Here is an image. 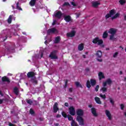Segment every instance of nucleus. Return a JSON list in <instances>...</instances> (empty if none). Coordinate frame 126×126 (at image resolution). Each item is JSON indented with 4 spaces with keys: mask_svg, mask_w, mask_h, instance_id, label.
<instances>
[{
    "mask_svg": "<svg viewBox=\"0 0 126 126\" xmlns=\"http://www.w3.org/2000/svg\"><path fill=\"white\" fill-rule=\"evenodd\" d=\"M120 13H117L116 14V11L114 9L111 10L109 12V14H107L105 16V18L108 19L109 17H111L112 20L116 19L120 16Z\"/></svg>",
    "mask_w": 126,
    "mask_h": 126,
    "instance_id": "1",
    "label": "nucleus"
},
{
    "mask_svg": "<svg viewBox=\"0 0 126 126\" xmlns=\"http://www.w3.org/2000/svg\"><path fill=\"white\" fill-rule=\"evenodd\" d=\"M93 43H94V44H97V45H99V46H102V44H103V40L100 39L98 37H96L93 39Z\"/></svg>",
    "mask_w": 126,
    "mask_h": 126,
    "instance_id": "2",
    "label": "nucleus"
},
{
    "mask_svg": "<svg viewBox=\"0 0 126 126\" xmlns=\"http://www.w3.org/2000/svg\"><path fill=\"white\" fill-rule=\"evenodd\" d=\"M113 83V81H112V79L108 78L107 79L105 82H103L102 83V86H107V85H110Z\"/></svg>",
    "mask_w": 126,
    "mask_h": 126,
    "instance_id": "3",
    "label": "nucleus"
},
{
    "mask_svg": "<svg viewBox=\"0 0 126 126\" xmlns=\"http://www.w3.org/2000/svg\"><path fill=\"white\" fill-rule=\"evenodd\" d=\"M105 113L106 117L108 118V120L109 121H112V119H113V116L112 115V114H111V112H110V111L108 110H106L105 111Z\"/></svg>",
    "mask_w": 126,
    "mask_h": 126,
    "instance_id": "4",
    "label": "nucleus"
},
{
    "mask_svg": "<svg viewBox=\"0 0 126 126\" xmlns=\"http://www.w3.org/2000/svg\"><path fill=\"white\" fill-rule=\"evenodd\" d=\"M57 51H53L50 55H49V57L52 59H58V56H57Z\"/></svg>",
    "mask_w": 126,
    "mask_h": 126,
    "instance_id": "5",
    "label": "nucleus"
},
{
    "mask_svg": "<svg viewBox=\"0 0 126 126\" xmlns=\"http://www.w3.org/2000/svg\"><path fill=\"white\" fill-rule=\"evenodd\" d=\"M62 15H63V13L60 11H55L54 14V16L56 18H59V19L62 17Z\"/></svg>",
    "mask_w": 126,
    "mask_h": 126,
    "instance_id": "6",
    "label": "nucleus"
},
{
    "mask_svg": "<svg viewBox=\"0 0 126 126\" xmlns=\"http://www.w3.org/2000/svg\"><path fill=\"white\" fill-rule=\"evenodd\" d=\"M77 121L79 123L80 126H83L84 125V120L80 116L77 117Z\"/></svg>",
    "mask_w": 126,
    "mask_h": 126,
    "instance_id": "7",
    "label": "nucleus"
},
{
    "mask_svg": "<svg viewBox=\"0 0 126 126\" xmlns=\"http://www.w3.org/2000/svg\"><path fill=\"white\" fill-rule=\"evenodd\" d=\"M69 113L71 116L75 115V108L73 106H70L69 108Z\"/></svg>",
    "mask_w": 126,
    "mask_h": 126,
    "instance_id": "8",
    "label": "nucleus"
},
{
    "mask_svg": "<svg viewBox=\"0 0 126 126\" xmlns=\"http://www.w3.org/2000/svg\"><path fill=\"white\" fill-rule=\"evenodd\" d=\"M117 29H114V28H111L108 31L109 34H110V35H116V33H117Z\"/></svg>",
    "mask_w": 126,
    "mask_h": 126,
    "instance_id": "9",
    "label": "nucleus"
},
{
    "mask_svg": "<svg viewBox=\"0 0 126 126\" xmlns=\"http://www.w3.org/2000/svg\"><path fill=\"white\" fill-rule=\"evenodd\" d=\"M76 114L77 115V117H82L83 116V114H84V112H83V110L81 109H79L76 111Z\"/></svg>",
    "mask_w": 126,
    "mask_h": 126,
    "instance_id": "10",
    "label": "nucleus"
},
{
    "mask_svg": "<svg viewBox=\"0 0 126 126\" xmlns=\"http://www.w3.org/2000/svg\"><path fill=\"white\" fill-rule=\"evenodd\" d=\"M75 33L76 32L74 31H72L71 32H68L66 34V36L67 37H74V36H75Z\"/></svg>",
    "mask_w": 126,
    "mask_h": 126,
    "instance_id": "11",
    "label": "nucleus"
},
{
    "mask_svg": "<svg viewBox=\"0 0 126 126\" xmlns=\"http://www.w3.org/2000/svg\"><path fill=\"white\" fill-rule=\"evenodd\" d=\"M100 4H101L100 2L98 1H94L92 2V6L93 7H98Z\"/></svg>",
    "mask_w": 126,
    "mask_h": 126,
    "instance_id": "12",
    "label": "nucleus"
},
{
    "mask_svg": "<svg viewBox=\"0 0 126 126\" xmlns=\"http://www.w3.org/2000/svg\"><path fill=\"white\" fill-rule=\"evenodd\" d=\"M95 55L97 58L101 59L102 58V51L101 50H98Z\"/></svg>",
    "mask_w": 126,
    "mask_h": 126,
    "instance_id": "13",
    "label": "nucleus"
},
{
    "mask_svg": "<svg viewBox=\"0 0 126 126\" xmlns=\"http://www.w3.org/2000/svg\"><path fill=\"white\" fill-rule=\"evenodd\" d=\"M91 110H92V113L93 116H94V117L98 116V114H97L96 110L95 109V108H92Z\"/></svg>",
    "mask_w": 126,
    "mask_h": 126,
    "instance_id": "14",
    "label": "nucleus"
},
{
    "mask_svg": "<svg viewBox=\"0 0 126 126\" xmlns=\"http://www.w3.org/2000/svg\"><path fill=\"white\" fill-rule=\"evenodd\" d=\"M64 20H65L66 22H70V21H71V17H70V16H65L64 17Z\"/></svg>",
    "mask_w": 126,
    "mask_h": 126,
    "instance_id": "15",
    "label": "nucleus"
},
{
    "mask_svg": "<svg viewBox=\"0 0 126 126\" xmlns=\"http://www.w3.org/2000/svg\"><path fill=\"white\" fill-rule=\"evenodd\" d=\"M57 30L55 28L50 29L48 30V34H51V33H56Z\"/></svg>",
    "mask_w": 126,
    "mask_h": 126,
    "instance_id": "16",
    "label": "nucleus"
},
{
    "mask_svg": "<svg viewBox=\"0 0 126 126\" xmlns=\"http://www.w3.org/2000/svg\"><path fill=\"white\" fill-rule=\"evenodd\" d=\"M98 75L99 80H101V79H103V78H105V75H104V73H103V72H99Z\"/></svg>",
    "mask_w": 126,
    "mask_h": 126,
    "instance_id": "17",
    "label": "nucleus"
},
{
    "mask_svg": "<svg viewBox=\"0 0 126 126\" xmlns=\"http://www.w3.org/2000/svg\"><path fill=\"white\" fill-rule=\"evenodd\" d=\"M54 113H57L59 111V107H58V103L56 102L53 107Z\"/></svg>",
    "mask_w": 126,
    "mask_h": 126,
    "instance_id": "18",
    "label": "nucleus"
},
{
    "mask_svg": "<svg viewBox=\"0 0 126 126\" xmlns=\"http://www.w3.org/2000/svg\"><path fill=\"white\" fill-rule=\"evenodd\" d=\"M94 100L97 104H99V105H101V104H102V102L101 101L100 98L96 96L94 97Z\"/></svg>",
    "mask_w": 126,
    "mask_h": 126,
    "instance_id": "19",
    "label": "nucleus"
},
{
    "mask_svg": "<svg viewBox=\"0 0 126 126\" xmlns=\"http://www.w3.org/2000/svg\"><path fill=\"white\" fill-rule=\"evenodd\" d=\"M83 49H84V45L83 43L80 44L78 47V51H83Z\"/></svg>",
    "mask_w": 126,
    "mask_h": 126,
    "instance_id": "20",
    "label": "nucleus"
},
{
    "mask_svg": "<svg viewBox=\"0 0 126 126\" xmlns=\"http://www.w3.org/2000/svg\"><path fill=\"white\" fill-rule=\"evenodd\" d=\"M13 92L16 95H18V94H19V90H18V88H17V87H15L13 90Z\"/></svg>",
    "mask_w": 126,
    "mask_h": 126,
    "instance_id": "21",
    "label": "nucleus"
},
{
    "mask_svg": "<svg viewBox=\"0 0 126 126\" xmlns=\"http://www.w3.org/2000/svg\"><path fill=\"white\" fill-rule=\"evenodd\" d=\"M90 82L92 86H94L96 85V80L93 79L90 80Z\"/></svg>",
    "mask_w": 126,
    "mask_h": 126,
    "instance_id": "22",
    "label": "nucleus"
},
{
    "mask_svg": "<svg viewBox=\"0 0 126 126\" xmlns=\"http://www.w3.org/2000/svg\"><path fill=\"white\" fill-rule=\"evenodd\" d=\"M28 77H33L35 75V73L33 72H30L27 74Z\"/></svg>",
    "mask_w": 126,
    "mask_h": 126,
    "instance_id": "23",
    "label": "nucleus"
},
{
    "mask_svg": "<svg viewBox=\"0 0 126 126\" xmlns=\"http://www.w3.org/2000/svg\"><path fill=\"white\" fill-rule=\"evenodd\" d=\"M60 41H61V37L60 36H58L56 38H55L54 43H55V44H57L59 43Z\"/></svg>",
    "mask_w": 126,
    "mask_h": 126,
    "instance_id": "24",
    "label": "nucleus"
},
{
    "mask_svg": "<svg viewBox=\"0 0 126 126\" xmlns=\"http://www.w3.org/2000/svg\"><path fill=\"white\" fill-rule=\"evenodd\" d=\"M108 37V32L105 31L104 32L103 35H102V38L103 39H106Z\"/></svg>",
    "mask_w": 126,
    "mask_h": 126,
    "instance_id": "25",
    "label": "nucleus"
},
{
    "mask_svg": "<svg viewBox=\"0 0 126 126\" xmlns=\"http://www.w3.org/2000/svg\"><path fill=\"white\" fill-rule=\"evenodd\" d=\"M2 81H6L7 82H9V79L6 76H4L2 78Z\"/></svg>",
    "mask_w": 126,
    "mask_h": 126,
    "instance_id": "26",
    "label": "nucleus"
},
{
    "mask_svg": "<svg viewBox=\"0 0 126 126\" xmlns=\"http://www.w3.org/2000/svg\"><path fill=\"white\" fill-rule=\"evenodd\" d=\"M35 2H36V0H31L30 2V4L31 6H34L35 5Z\"/></svg>",
    "mask_w": 126,
    "mask_h": 126,
    "instance_id": "27",
    "label": "nucleus"
},
{
    "mask_svg": "<svg viewBox=\"0 0 126 126\" xmlns=\"http://www.w3.org/2000/svg\"><path fill=\"white\" fill-rule=\"evenodd\" d=\"M75 84L77 87H80L81 88H82V86L79 82H75Z\"/></svg>",
    "mask_w": 126,
    "mask_h": 126,
    "instance_id": "28",
    "label": "nucleus"
},
{
    "mask_svg": "<svg viewBox=\"0 0 126 126\" xmlns=\"http://www.w3.org/2000/svg\"><path fill=\"white\" fill-rule=\"evenodd\" d=\"M108 89V88L106 87V86H103L102 88L101 89V91H102V92H107V90Z\"/></svg>",
    "mask_w": 126,
    "mask_h": 126,
    "instance_id": "29",
    "label": "nucleus"
},
{
    "mask_svg": "<svg viewBox=\"0 0 126 126\" xmlns=\"http://www.w3.org/2000/svg\"><path fill=\"white\" fill-rule=\"evenodd\" d=\"M71 126H78V125H77V123H76L74 120H72V121H71Z\"/></svg>",
    "mask_w": 126,
    "mask_h": 126,
    "instance_id": "30",
    "label": "nucleus"
},
{
    "mask_svg": "<svg viewBox=\"0 0 126 126\" xmlns=\"http://www.w3.org/2000/svg\"><path fill=\"white\" fill-rule=\"evenodd\" d=\"M31 81L32 82V83H33V84H37V80H36V78H32Z\"/></svg>",
    "mask_w": 126,
    "mask_h": 126,
    "instance_id": "31",
    "label": "nucleus"
},
{
    "mask_svg": "<svg viewBox=\"0 0 126 126\" xmlns=\"http://www.w3.org/2000/svg\"><path fill=\"white\" fill-rule=\"evenodd\" d=\"M86 86L87 88L90 89L91 87V85L90 84V81L89 80L87 81Z\"/></svg>",
    "mask_w": 126,
    "mask_h": 126,
    "instance_id": "32",
    "label": "nucleus"
},
{
    "mask_svg": "<svg viewBox=\"0 0 126 126\" xmlns=\"http://www.w3.org/2000/svg\"><path fill=\"white\" fill-rule=\"evenodd\" d=\"M12 18V15H10L9 16V18L7 20V22H8V23H9V24H10V23H11V19Z\"/></svg>",
    "mask_w": 126,
    "mask_h": 126,
    "instance_id": "33",
    "label": "nucleus"
},
{
    "mask_svg": "<svg viewBox=\"0 0 126 126\" xmlns=\"http://www.w3.org/2000/svg\"><path fill=\"white\" fill-rule=\"evenodd\" d=\"M110 40H116V38H115V34H110Z\"/></svg>",
    "mask_w": 126,
    "mask_h": 126,
    "instance_id": "34",
    "label": "nucleus"
},
{
    "mask_svg": "<svg viewBox=\"0 0 126 126\" xmlns=\"http://www.w3.org/2000/svg\"><path fill=\"white\" fill-rule=\"evenodd\" d=\"M19 2H18L17 3V6H16V9H18L19 10H22V8H21V7H19Z\"/></svg>",
    "mask_w": 126,
    "mask_h": 126,
    "instance_id": "35",
    "label": "nucleus"
},
{
    "mask_svg": "<svg viewBox=\"0 0 126 126\" xmlns=\"http://www.w3.org/2000/svg\"><path fill=\"white\" fill-rule=\"evenodd\" d=\"M99 96L101 97L102 99H106V95H103L102 94H99Z\"/></svg>",
    "mask_w": 126,
    "mask_h": 126,
    "instance_id": "36",
    "label": "nucleus"
},
{
    "mask_svg": "<svg viewBox=\"0 0 126 126\" xmlns=\"http://www.w3.org/2000/svg\"><path fill=\"white\" fill-rule=\"evenodd\" d=\"M68 121H71V122H72V121H74L73 118L72 117V116H68Z\"/></svg>",
    "mask_w": 126,
    "mask_h": 126,
    "instance_id": "37",
    "label": "nucleus"
},
{
    "mask_svg": "<svg viewBox=\"0 0 126 126\" xmlns=\"http://www.w3.org/2000/svg\"><path fill=\"white\" fill-rule=\"evenodd\" d=\"M118 55H119V52H115L113 54V58H117Z\"/></svg>",
    "mask_w": 126,
    "mask_h": 126,
    "instance_id": "38",
    "label": "nucleus"
},
{
    "mask_svg": "<svg viewBox=\"0 0 126 126\" xmlns=\"http://www.w3.org/2000/svg\"><path fill=\"white\" fill-rule=\"evenodd\" d=\"M30 113L31 114V115H34V114H35V112L32 109H31L30 110Z\"/></svg>",
    "mask_w": 126,
    "mask_h": 126,
    "instance_id": "39",
    "label": "nucleus"
},
{
    "mask_svg": "<svg viewBox=\"0 0 126 126\" xmlns=\"http://www.w3.org/2000/svg\"><path fill=\"white\" fill-rule=\"evenodd\" d=\"M119 2L121 3V4H124V3L126 2V0H120Z\"/></svg>",
    "mask_w": 126,
    "mask_h": 126,
    "instance_id": "40",
    "label": "nucleus"
},
{
    "mask_svg": "<svg viewBox=\"0 0 126 126\" xmlns=\"http://www.w3.org/2000/svg\"><path fill=\"white\" fill-rule=\"evenodd\" d=\"M62 115L63 117L64 118H66V117H67V116L66 115V114H65L64 112H62Z\"/></svg>",
    "mask_w": 126,
    "mask_h": 126,
    "instance_id": "41",
    "label": "nucleus"
},
{
    "mask_svg": "<svg viewBox=\"0 0 126 126\" xmlns=\"http://www.w3.org/2000/svg\"><path fill=\"white\" fill-rule=\"evenodd\" d=\"M109 101H110L111 104H112V105H114V100H113V99H112V98H110L109 99Z\"/></svg>",
    "mask_w": 126,
    "mask_h": 126,
    "instance_id": "42",
    "label": "nucleus"
},
{
    "mask_svg": "<svg viewBox=\"0 0 126 126\" xmlns=\"http://www.w3.org/2000/svg\"><path fill=\"white\" fill-rule=\"evenodd\" d=\"M40 55L38 56V59H41V58H42V57H43V52H40V53H39Z\"/></svg>",
    "mask_w": 126,
    "mask_h": 126,
    "instance_id": "43",
    "label": "nucleus"
},
{
    "mask_svg": "<svg viewBox=\"0 0 126 126\" xmlns=\"http://www.w3.org/2000/svg\"><path fill=\"white\" fill-rule=\"evenodd\" d=\"M27 103H28V104H30V105H32V103H33V102H32V100H27Z\"/></svg>",
    "mask_w": 126,
    "mask_h": 126,
    "instance_id": "44",
    "label": "nucleus"
},
{
    "mask_svg": "<svg viewBox=\"0 0 126 126\" xmlns=\"http://www.w3.org/2000/svg\"><path fill=\"white\" fill-rule=\"evenodd\" d=\"M96 61H97V62H99V63H102V62H103V60L102 59L97 58Z\"/></svg>",
    "mask_w": 126,
    "mask_h": 126,
    "instance_id": "45",
    "label": "nucleus"
},
{
    "mask_svg": "<svg viewBox=\"0 0 126 126\" xmlns=\"http://www.w3.org/2000/svg\"><path fill=\"white\" fill-rule=\"evenodd\" d=\"M120 108L121 109V110H124V108H125V105L122 104L120 105Z\"/></svg>",
    "mask_w": 126,
    "mask_h": 126,
    "instance_id": "46",
    "label": "nucleus"
},
{
    "mask_svg": "<svg viewBox=\"0 0 126 126\" xmlns=\"http://www.w3.org/2000/svg\"><path fill=\"white\" fill-rule=\"evenodd\" d=\"M95 91L97 92L99 90V85H97L95 88Z\"/></svg>",
    "mask_w": 126,
    "mask_h": 126,
    "instance_id": "47",
    "label": "nucleus"
},
{
    "mask_svg": "<svg viewBox=\"0 0 126 126\" xmlns=\"http://www.w3.org/2000/svg\"><path fill=\"white\" fill-rule=\"evenodd\" d=\"M56 22H57V21H56V20H54L53 22L52 23V25H55Z\"/></svg>",
    "mask_w": 126,
    "mask_h": 126,
    "instance_id": "48",
    "label": "nucleus"
},
{
    "mask_svg": "<svg viewBox=\"0 0 126 126\" xmlns=\"http://www.w3.org/2000/svg\"><path fill=\"white\" fill-rule=\"evenodd\" d=\"M73 91V89H72V88H70V89H69V92H72Z\"/></svg>",
    "mask_w": 126,
    "mask_h": 126,
    "instance_id": "49",
    "label": "nucleus"
},
{
    "mask_svg": "<svg viewBox=\"0 0 126 126\" xmlns=\"http://www.w3.org/2000/svg\"><path fill=\"white\" fill-rule=\"evenodd\" d=\"M76 18H78L79 17V16H80V13H76Z\"/></svg>",
    "mask_w": 126,
    "mask_h": 126,
    "instance_id": "50",
    "label": "nucleus"
},
{
    "mask_svg": "<svg viewBox=\"0 0 126 126\" xmlns=\"http://www.w3.org/2000/svg\"><path fill=\"white\" fill-rule=\"evenodd\" d=\"M61 117H62V116L60 114H58L57 116H56V118H61Z\"/></svg>",
    "mask_w": 126,
    "mask_h": 126,
    "instance_id": "51",
    "label": "nucleus"
},
{
    "mask_svg": "<svg viewBox=\"0 0 126 126\" xmlns=\"http://www.w3.org/2000/svg\"><path fill=\"white\" fill-rule=\"evenodd\" d=\"M71 3L72 5H73V6H75V3H74V2H71Z\"/></svg>",
    "mask_w": 126,
    "mask_h": 126,
    "instance_id": "52",
    "label": "nucleus"
},
{
    "mask_svg": "<svg viewBox=\"0 0 126 126\" xmlns=\"http://www.w3.org/2000/svg\"><path fill=\"white\" fill-rule=\"evenodd\" d=\"M64 5H69V3H68V2H65L64 3Z\"/></svg>",
    "mask_w": 126,
    "mask_h": 126,
    "instance_id": "53",
    "label": "nucleus"
},
{
    "mask_svg": "<svg viewBox=\"0 0 126 126\" xmlns=\"http://www.w3.org/2000/svg\"><path fill=\"white\" fill-rule=\"evenodd\" d=\"M64 105H65V106H66V107H68V103H65V104H64Z\"/></svg>",
    "mask_w": 126,
    "mask_h": 126,
    "instance_id": "54",
    "label": "nucleus"
},
{
    "mask_svg": "<svg viewBox=\"0 0 126 126\" xmlns=\"http://www.w3.org/2000/svg\"><path fill=\"white\" fill-rule=\"evenodd\" d=\"M67 82H65L64 88H66V85H67Z\"/></svg>",
    "mask_w": 126,
    "mask_h": 126,
    "instance_id": "55",
    "label": "nucleus"
},
{
    "mask_svg": "<svg viewBox=\"0 0 126 126\" xmlns=\"http://www.w3.org/2000/svg\"><path fill=\"white\" fill-rule=\"evenodd\" d=\"M3 100L2 99H0V104H2Z\"/></svg>",
    "mask_w": 126,
    "mask_h": 126,
    "instance_id": "56",
    "label": "nucleus"
},
{
    "mask_svg": "<svg viewBox=\"0 0 126 126\" xmlns=\"http://www.w3.org/2000/svg\"><path fill=\"white\" fill-rule=\"evenodd\" d=\"M55 126H59V123H56L55 124Z\"/></svg>",
    "mask_w": 126,
    "mask_h": 126,
    "instance_id": "57",
    "label": "nucleus"
},
{
    "mask_svg": "<svg viewBox=\"0 0 126 126\" xmlns=\"http://www.w3.org/2000/svg\"><path fill=\"white\" fill-rule=\"evenodd\" d=\"M120 74H123V71H120Z\"/></svg>",
    "mask_w": 126,
    "mask_h": 126,
    "instance_id": "58",
    "label": "nucleus"
},
{
    "mask_svg": "<svg viewBox=\"0 0 126 126\" xmlns=\"http://www.w3.org/2000/svg\"><path fill=\"white\" fill-rule=\"evenodd\" d=\"M124 81H126V77H125L124 79Z\"/></svg>",
    "mask_w": 126,
    "mask_h": 126,
    "instance_id": "59",
    "label": "nucleus"
},
{
    "mask_svg": "<svg viewBox=\"0 0 126 126\" xmlns=\"http://www.w3.org/2000/svg\"><path fill=\"white\" fill-rule=\"evenodd\" d=\"M89 108H92V105H89Z\"/></svg>",
    "mask_w": 126,
    "mask_h": 126,
    "instance_id": "60",
    "label": "nucleus"
},
{
    "mask_svg": "<svg viewBox=\"0 0 126 126\" xmlns=\"http://www.w3.org/2000/svg\"><path fill=\"white\" fill-rule=\"evenodd\" d=\"M124 115L125 116V117H126V112H124Z\"/></svg>",
    "mask_w": 126,
    "mask_h": 126,
    "instance_id": "61",
    "label": "nucleus"
},
{
    "mask_svg": "<svg viewBox=\"0 0 126 126\" xmlns=\"http://www.w3.org/2000/svg\"><path fill=\"white\" fill-rule=\"evenodd\" d=\"M83 57L84 58V59H85L86 58L85 55H83Z\"/></svg>",
    "mask_w": 126,
    "mask_h": 126,
    "instance_id": "62",
    "label": "nucleus"
},
{
    "mask_svg": "<svg viewBox=\"0 0 126 126\" xmlns=\"http://www.w3.org/2000/svg\"><path fill=\"white\" fill-rule=\"evenodd\" d=\"M124 19H125V20H126V15L124 17Z\"/></svg>",
    "mask_w": 126,
    "mask_h": 126,
    "instance_id": "63",
    "label": "nucleus"
},
{
    "mask_svg": "<svg viewBox=\"0 0 126 126\" xmlns=\"http://www.w3.org/2000/svg\"><path fill=\"white\" fill-rule=\"evenodd\" d=\"M45 44H47V41H45Z\"/></svg>",
    "mask_w": 126,
    "mask_h": 126,
    "instance_id": "64",
    "label": "nucleus"
}]
</instances>
